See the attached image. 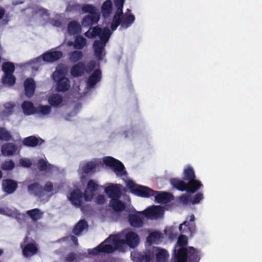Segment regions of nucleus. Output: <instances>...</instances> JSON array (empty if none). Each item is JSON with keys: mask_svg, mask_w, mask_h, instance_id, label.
<instances>
[{"mask_svg": "<svg viewBox=\"0 0 262 262\" xmlns=\"http://www.w3.org/2000/svg\"><path fill=\"white\" fill-rule=\"evenodd\" d=\"M155 201L158 203H166L173 199V195L168 192L155 191Z\"/></svg>", "mask_w": 262, "mask_h": 262, "instance_id": "a878e982", "label": "nucleus"}, {"mask_svg": "<svg viewBox=\"0 0 262 262\" xmlns=\"http://www.w3.org/2000/svg\"><path fill=\"white\" fill-rule=\"evenodd\" d=\"M67 198L71 204L77 207H80L82 203V193L79 189H75L67 194Z\"/></svg>", "mask_w": 262, "mask_h": 262, "instance_id": "412c9836", "label": "nucleus"}, {"mask_svg": "<svg viewBox=\"0 0 262 262\" xmlns=\"http://www.w3.org/2000/svg\"><path fill=\"white\" fill-rule=\"evenodd\" d=\"M29 192L32 195L38 196L39 198H43V191L42 187L37 183H33L28 186Z\"/></svg>", "mask_w": 262, "mask_h": 262, "instance_id": "c756f323", "label": "nucleus"}, {"mask_svg": "<svg viewBox=\"0 0 262 262\" xmlns=\"http://www.w3.org/2000/svg\"><path fill=\"white\" fill-rule=\"evenodd\" d=\"M3 253V251L0 249V255Z\"/></svg>", "mask_w": 262, "mask_h": 262, "instance_id": "69168bd1", "label": "nucleus"}, {"mask_svg": "<svg viewBox=\"0 0 262 262\" xmlns=\"http://www.w3.org/2000/svg\"><path fill=\"white\" fill-rule=\"evenodd\" d=\"M104 192L112 199L119 198L121 194L122 186L119 184L107 183L104 185Z\"/></svg>", "mask_w": 262, "mask_h": 262, "instance_id": "2eb2a0df", "label": "nucleus"}, {"mask_svg": "<svg viewBox=\"0 0 262 262\" xmlns=\"http://www.w3.org/2000/svg\"><path fill=\"white\" fill-rule=\"evenodd\" d=\"M35 12L36 15L42 17L45 20H47L48 18L49 13L48 11L44 8H37Z\"/></svg>", "mask_w": 262, "mask_h": 262, "instance_id": "de8ad7c7", "label": "nucleus"}, {"mask_svg": "<svg viewBox=\"0 0 262 262\" xmlns=\"http://www.w3.org/2000/svg\"><path fill=\"white\" fill-rule=\"evenodd\" d=\"M62 54L60 51L51 50L46 52L41 56L31 60L28 64L33 68L42 65L43 62H52L60 59Z\"/></svg>", "mask_w": 262, "mask_h": 262, "instance_id": "9b49d317", "label": "nucleus"}, {"mask_svg": "<svg viewBox=\"0 0 262 262\" xmlns=\"http://www.w3.org/2000/svg\"><path fill=\"white\" fill-rule=\"evenodd\" d=\"M88 224L84 220L80 221L73 229V232L76 235H79L88 229Z\"/></svg>", "mask_w": 262, "mask_h": 262, "instance_id": "58836bf2", "label": "nucleus"}, {"mask_svg": "<svg viewBox=\"0 0 262 262\" xmlns=\"http://www.w3.org/2000/svg\"><path fill=\"white\" fill-rule=\"evenodd\" d=\"M187 226L191 234L193 233L195 231V225L193 223H188L187 221H185L183 223L180 224L179 226V230L182 232H184V231L182 230V228L183 226Z\"/></svg>", "mask_w": 262, "mask_h": 262, "instance_id": "49530a36", "label": "nucleus"}, {"mask_svg": "<svg viewBox=\"0 0 262 262\" xmlns=\"http://www.w3.org/2000/svg\"><path fill=\"white\" fill-rule=\"evenodd\" d=\"M65 42L69 46H73L75 49H81L86 45V40L81 35H76L71 38L66 37Z\"/></svg>", "mask_w": 262, "mask_h": 262, "instance_id": "dca6fc26", "label": "nucleus"}, {"mask_svg": "<svg viewBox=\"0 0 262 262\" xmlns=\"http://www.w3.org/2000/svg\"><path fill=\"white\" fill-rule=\"evenodd\" d=\"M104 164L109 167L118 177L125 176L126 170L123 164L120 161L112 157H105L102 159H95L89 162H84L80 164L78 173L80 180H85L86 174L93 170L100 164Z\"/></svg>", "mask_w": 262, "mask_h": 262, "instance_id": "7ed1b4c3", "label": "nucleus"}, {"mask_svg": "<svg viewBox=\"0 0 262 262\" xmlns=\"http://www.w3.org/2000/svg\"><path fill=\"white\" fill-rule=\"evenodd\" d=\"M5 14V10L0 7V19H2Z\"/></svg>", "mask_w": 262, "mask_h": 262, "instance_id": "13d9d810", "label": "nucleus"}, {"mask_svg": "<svg viewBox=\"0 0 262 262\" xmlns=\"http://www.w3.org/2000/svg\"><path fill=\"white\" fill-rule=\"evenodd\" d=\"M23 253L24 256L29 257L35 254L37 248L35 243L31 238H26L21 244Z\"/></svg>", "mask_w": 262, "mask_h": 262, "instance_id": "4468645a", "label": "nucleus"}, {"mask_svg": "<svg viewBox=\"0 0 262 262\" xmlns=\"http://www.w3.org/2000/svg\"><path fill=\"white\" fill-rule=\"evenodd\" d=\"M194 220V215L193 214H191L190 216H189V221L190 222H191V223H192Z\"/></svg>", "mask_w": 262, "mask_h": 262, "instance_id": "bf43d9fd", "label": "nucleus"}, {"mask_svg": "<svg viewBox=\"0 0 262 262\" xmlns=\"http://www.w3.org/2000/svg\"><path fill=\"white\" fill-rule=\"evenodd\" d=\"M75 258V254L73 253H70L68 255V256L67 257V260L68 261H71L73 260Z\"/></svg>", "mask_w": 262, "mask_h": 262, "instance_id": "4d7b16f0", "label": "nucleus"}, {"mask_svg": "<svg viewBox=\"0 0 262 262\" xmlns=\"http://www.w3.org/2000/svg\"><path fill=\"white\" fill-rule=\"evenodd\" d=\"M180 202L185 205H188L190 203L191 195L189 194H184L180 196Z\"/></svg>", "mask_w": 262, "mask_h": 262, "instance_id": "3c124183", "label": "nucleus"}, {"mask_svg": "<svg viewBox=\"0 0 262 262\" xmlns=\"http://www.w3.org/2000/svg\"><path fill=\"white\" fill-rule=\"evenodd\" d=\"M164 212V209L160 206H154L143 211V215L150 219L161 217Z\"/></svg>", "mask_w": 262, "mask_h": 262, "instance_id": "a211bd4d", "label": "nucleus"}, {"mask_svg": "<svg viewBox=\"0 0 262 262\" xmlns=\"http://www.w3.org/2000/svg\"><path fill=\"white\" fill-rule=\"evenodd\" d=\"M35 83L32 78H27L24 81L25 94L28 97H31L34 93Z\"/></svg>", "mask_w": 262, "mask_h": 262, "instance_id": "393cba45", "label": "nucleus"}, {"mask_svg": "<svg viewBox=\"0 0 262 262\" xmlns=\"http://www.w3.org/2000/svg\"><path fill=\"white\" fill-rule=\"evenodd\" d=\"M129 215V222L134 227L139 228L142 226L143 218L141 215H143V211H137L134 208L130 211Z\"/></svg>", "mask_w": 262, "mask_h": 262, "instance_id": "f3484780", "label": "nucleus"}, {"mask_svg": "<svg viewBox=\"0 0 262 262\" xmlns=\"http://www.w3.org/2000/svg\"><path fill=\"white\" fill-rule=\"evenodd\" d=\"M64 240H66V241H67L68 242H71L75 245H77L78 244L77 239L73 236L67 237L65 238L64 239Z\"/></svg>", "mask_w": 262, "mask_h": 262, "instance_id": "6e6d98bb", "label": "nucleus"}, {"mask_svg": "<svg viewBox=\"0 0 262 262\" xmlns=\"http://www.w3.org/2000/svg\"><path fill=\"white\" fill-rule=\"evenodd\" d=\"M188 241L187 237L185 235H181L179 237L177 243L175 246L174 249V257L176 256V254L178 252V249L182 248H184L185 246L187 245Z\"/></svg>", "mask_w": 262, "mask_h": 262, "instance_id": "a19ab883", "label": "nucleus"}, {"mask_svg": "<svg viewBox=\"0 0 262 262\" xmlns=\"http://www.w3.org/2000/svg\"><path fill=\"white\" fill-rule=\"evenodd\" d=\"M174 262H199L201 259V252L193 247L178 249Z\"/></svg>", "mask_w": 262, "mask_h": 262, "instance_id": "6e6552de", "label": "nucleus"}, {"mask_svg": "<svg viewBox=\"0 0 262 262\" xmlns=\"http://www.w3.org/2000/svg\"><path fill=\"white\" fill-rule=\"evenodd\" d=\"M43 140L35 136H30L25 138L23 140V143L25 145L31 147H34L41 144Z\"/></svg>", "mask_w": 262, "mask_h": 262, "instance_id": "72a5a7b5", "label": "nucleus"}, {"mask_svg": "<svg viewBox=\"0 0 262 262\" xmlns=\"http://www.w3.org/2000/svg\"><path fill=\"white\" fill-rule=\"evenodd\" d=\"M23 114L26 116H30L36 113V106L30 101H25L21 105Z\"/></svg>", "mask_w": 262, "mask_h": 262, "instance_id": "b1692460", "label": "nucleus"}, {"mask_svg": "<svg viewBox=\"0 0 262 262\" xmlns=\"http://www.w3.org/2000/svg\"><path fill=\"white\" fill-rule=\"evenodd\" d=\"M204 199V195L202 192L196 193L193 196L191 195L190 204L192 205L199 204Z\"/></svg>", "mask_w": 262, "mask_h": 262, "instance_id": "a18cd8bd", "label": "nucleus"}, {"mask_svg": "<svg viewBox=\"0 0 262 262\" xmlns=\"http://www.w3.org/2000/svg\"><path fill=\"white\" fill-rule=\"evenodd\" d=\"M48 103L53 107H60L63 104V100L61 95L57 93H52L48 96Z\"/></svg>", "mask_w": 262, "mask_h": 262, "instance_id": "5701e85b", "label": "nucleus"}, {"mask_svg": "<svg viewBox=\"0 0 262 262\" xmlns=\"http://www.w3.org/2000/svg\"><path fill=\"white\" fill-rule=\"evenodd\" d=\"M101 79V72L95 70L89 77L86 84L75 83L73 87V93L77 97H81L89 93L91 89Z\"/></svg>", "mask_w": 262, "mask_h": 262, "instance_id": "423d86ee", "label": "nucleus"}, {"mask_svg": "<svg viewBox=\"0 0 262 262\" xmlns=\"http://www.w3.org/2000/svg\"><path fill=\"white\" fill-rule=\"evenodd\" d=\"M15 77L13 74L4 75L2 79L3 85L7 86H12L15 83Z\"/></svg>", "mask_w": 262, "mask_h": 262, "instance_id": "ea45409f", "label": "nucleus"}, {"mask_svg": "<svg viewBox=\"0 0 262 262\" xmlns=\"http://www.w3.org/2000/svg\"><path fill=\"white\" fill-rule=\"evenodd\" d=\"M106 197L103 194H99L96 198V202L99 204H104L106 203Z\"/></svg>", "mask_w": 262, "mask_h": 262, "instance_id": "5fc2aeb1", "label": "nucleus"}, {"mask_svg": "<svg viewBox=\"0 0 262 262\" xmlns=\"http://www.w3.org/2000/svg\"><path fill=\"white\" fill-rule=\"evenodd\" d=\"M4 211L3 215L13 216L16 218L18 220H20L21 218L25 216L24 214L18 213L17 210L13 207L4 206Z\"/></svg>", "mask_w": 262, "mask_h": 262, "instance_id": "2f4dec72", "label": "nucleus"}, {"mask_svg": "<svg viewBox=\"0 0 262 262\" xmlns=\"http://www.w3.org/2000/svg\"><path fill=\"white\" fill-rule=\"evenodd\" d=\"M162 238V234L158 231H149V235L147 237V243L148 246H147L148 250H150V245L152 244L158 243Z\"/></svg>", "mask_w": 262, "mask_h": 262, "instance_id": "c85d7f7f", "label": "nucleus"}, {"mask_svg": "<svg viewBox=\"0 0 262 262\" xmlns=\"http://www.w3.org/2000/svg\"><path fill=\"white\" fill-rule=\"evenodd\" d=\"M52 108L50 105L39 104L36 106V113L41 117H48L51 113Z\"/></svg>", "mask_w": 262, "mask_h": 262, "instance_id": "473e14b6", "label": "nucleus"}, {"mask_svg": "<svg viewBox=\"0 0 262 262\" xmlns=\"http://www.w3.org/2000/svg\"><path fill=\"white\" fill-rule=\"evenodd\" d=\"M125 182L127 188L132 193L142 198H149L155 194V191L151 188L135 183L132 180L125 176L120 177Z\"/></svg>", "mask_w": 262, "mask_h": 262, "instance_id": "0eeeda50", "label": "nucleus"}, {"mask_svg": "<svg viewBox=\"0 0 262 262\" xmlns=\"http://www.w3.org/2000/svg\"><path fill=\"white\" fill-rule=\"evenodd\" d=\"M174 228L169 227L165 229L164 232L165 234L169 237L170 239H173L174 237L176 236V234L174 232Z\"/></svg>", "mask_w": 262, "mask_h": 262, "instance_id": "864d4df0", "label": "nucleus"}, {"mask_svg": "<svg viewBox=\"0 0 262 262\" xmlns=\"http://www.w3.org/2000/svg\"><path fill=\"white\" fill-rule=\"evenodd\" d=\"M42 190L43 191V197L46 198H48L58 192L56 188H54L53 184L51 182H47L45 185Z\"/></svg>", "mask_w": 262, "mask_h": 262, "instance_id": "c9c22d12", "label": "nucleus"}, {"mask_svg": "<svg viewBox=\"0 0 262 262\" xmlns=\"http://www.w3.org/2000/svg\"><path fill=\"white\" fill-rule=\"evenodd\" d=\"M81 32V25L77 21L72 20L68 25L67 33L66 37L69 36V38H71L79 34Z\"/></svg>", "mask_w": 262, "mask_h": 262, "instance_id": "aec40b11", "label": "nucleus"}, {"mask_svg": "<svg viewBox=\"0 0 262 262\" xmlns=\"http://www.w3.org/2000/svg\"><path fill=\"white\" fill-rule=\"evenodd\" d=\"M119 198H114L110 202V207L115 212H120L124 208V204L119 199Z\"/></svg>", "mask_w": 262, "mask_h": 262, "instance_id": "f704fd0d", "label": "nucleus"}, {"mask_svg": "<svg viewBox=\"0 0 262 262\" xmlns=\"http://www.w3.org/2000/svg\"><path fill=\"white\" fill-rule=\"evenodd\" d=\"M18 151L17 146L12 143H5L1 147L2 154L5 157L12 156Z\"/></svg>", "mask_w": 262, "mask_h": 262, "instance_id": "4be33fe9", "label": "nucleus"}, {"mask_svg": "<svg viewBox=\"0 0 262 262\" xmlns=\"http://www.w3.org/2000/svg\"><path fill=\"white\" fill-rule=\"evenodd\" d=\"M110 28L108 25H103L102 28L91 27L84 33V35L89 38L97 37L93 43V49L98 60L102 59L105 54V47L113 32L110 30Z\"/></svg>", "mask_w": 262, "mask_h": 262, "instance_id": "20e7f679", "label": "nucleus"}, {"mask_svg": "<svg viewBox=\"0 0 262 262\" xmlns=\"http://www.w3.org/2000/svg\"><path fill=\"white\" fill-rule=\"evenodd\" d=\"M114 2L116 10L111 20L108 18V16L112 11V1L107 0L102 5L101 10L104 17L103 25H108L112 31H115L119 25L123 29L127 28L134 22L135 16L129 9H127L124 13H123L124 0H114Z\"/></svg>", "mask_w": 262, "mask_h": 262, "instance_id": "f03ea898", "label": "nucleus"}, {"mask_svg": "<svg viewBox=\"0 0 262 262\" xmlns=\"http://www.w3.org/2000/svg\"><path fill=\"white\" fill-rule=\"evenodd\" d=\"M42 212L38 209H33L27 211V215L33 221H37L41 219Z\"/></svg>", "mask_w": 262, "mask_h": 262, "instance_id": "79ce46f5", "label": "nucleus"}, {"mask_svg": "<svg viewBox=\"0 0 262 262\" xmlns=\"http://www.w3.org/2000/svg\"><path fill=\"white\" fill-rule=\"evenodd\" d=\"M123 134H124V137H125V138H127V137H128V135H127V133L124 132V133H123Z\"/></svg>", "mask_w": 262, "mask_h": 262, "instance_id": "680f3d73", "label": "nucleus"}, {"mask_svg": "<svg viewBox=\"0 0 262 262\" xmlns=\"http://www.w3.org/2000/svg\"><path fill=\"white\" fill-rule=\"evenodd\" d=\"M15 103L13 101H8L4 103L3 113L5 116H9L13 112V109L15 107Z\"/></svg>", "mask_w": 262, "mask_h": 262, "instance_id": "4c0bfd02", "label": "nucleus"}, {"mask_svg": "<svg viewBox=\"0 0 262 262\" xmlns=\"http://www.w3.org/2000/svg\"><path fill=\"white\" fill-rule=\"evenodd\" d=\"M38 167L41 170L46 171L47 172L53 173L57 170V167L47 163L45 157L39 159Z\"/></svg>", "mask_w": 262, "mask_h": 262, "instance_id": "cd10ccee", "label": "nucleus"}, {"mask_svg": "<svg viewBox=\"0 0 262 262\" xmlns=\"http://www.w3.org/2000/svg\"><path fill=\"white\" fill-rule=\"evenodd\" d=\"M188 182L186 183L180 179L173 178L170 179V184L177 189L188 192L194 193L203 187V185L201 182L195 178L188 180Z\"/></svg>", "mask_w": 262, "mask_h": 262, "instance_id": "1a4fd4ad", "label": "nucleus"}, {"mask_svg": "<svg viewBox=\"0 0 262 262\" xmlns=\"http://www.w3.org/2000/svg\"><path fill=\"white\" fill-rule=\"evenodd\" d=\"M138 234L131 229H125L116 235L110 236L99 246L93 249H89L88 252L91 255H97L101 252L111 253L115 250L124 251L128 246L134 248L140 243Z\"/></svg>", "mask_w": 262, "mask_h": 262, "instance_id": "f257e3e1", "label": "nucleus"}, {"mask_svg": "<svg viewBox=\"0 0 262 262\" xmlns=\"http://www.w3.org/2000/svg\"><path fill=\"white\" fill-rule=\"evenodd\" d=\"M182 175L184 179L189 180L196 178V175L193 167L189 164L184 166Z\"/></svg>", "mask_w": 262, "mask_h": 262, "instance_id": "7c9ffc66", "label": "nucleus"}, {"mask_svg": "<svg viewBox=\"0 0 262 262\" xmlns=\"http://www.w3.org/2000/svg\"><path fill=\"white\" fill-rule=\"evenodd\" d=\"M2 70L4 75L13 74L14 71V66L11 62H5L2 65Z\"/></svg>", "mask_w": 262, "mask_h": 262, "instance_id": "37998d69", "label": "nucleus"}, {"mask_svg": "<svg viewBox=\"0 0 262 262\" xmlns=\"http://www.w3.org/2000/svg\"><path fill=\"white\" fill-rule=\"evenodd\" d=\"M2 188L5 192L7 194H11L16 190L17 184L12 180H4L2 182Z\"/></svg>", "mask_w": 262, "mask_h": 262, "instance_id": "bb28decb", "label": "nucleus"}, {"mask_svg": "<svg viewBox=\"0 0 262 262\" xmlns=\"http://www.w3.org/2000/svg\"><path fill=\"white\" fill-rule=\"evenodd\" d=\"M19 3H22V2H19V3H18V2H13V4H14V5H18V4H19Z\"/></svg>", "mask_w": 262, "mask_h": 262, "instance_id": "e2e57ef3", "label": "nucleus"}, {"mask_svg": "<svg viewBox=\"0 0 262 262\" xmlns=\"http://www.w3.org/2000/svg\"><path fill=\"white\" fill-rule=\"evenodd\" d=\"M2 172L0 170V179L2 178Z\"/></svg>", "mask_w": 262, "mask_h": 262, "instance_id": "0e129e2a", "label": "nucleus"}, {"mask_svg": "<svg viewBox=\"0 0 262 262\" xmlns=\"http://www.w3.org/2000/svg\"><path fill=\"white\" fill-rule=\"evenodd\" d=\"M11 139V135L5 128L0 127V140L7 141Z\"/></svg>", "mask_w": 262, "mask_h": 262, "instance_id": "c03bdc74", "label": "nucleus"}, {"mask_svg": "<svg viewBox=\"0 0 262 262\" xmlns=\"http://www.w3.org/2000/svg\"><path fill=\"white\" fill-rule=\"evenodd\" d=\"M99 185L93 180L88 182L84 192V198L86 201H91L93 198L94 192L98 189Z\"/></svg>", "mask_w": 262, "mask_h": 262, "instance_id": "6ab92c4d", "label": "nucleus"}, {"mask_svg": "<svg viewBox=\"0 0 262 262\" xmlns=\"http://www.w3.org/2000/svg\"><path fill=\"white\" fill-rule=\"evenodd\" d=\"M80 9L84 13H89V14L84 17L81 23L84 27H89L96 24L100 19L99 10L91 5L85 4L80 6Z\"/></svg>", "mask_w": 262, "mask_h": 262, "instance_id": "9d476101", "label": "nucleus"}, {"mask_svg": "<svg viewBox=\"0 0 262 262\" xmlns=\"http://www.w3.org/2000/svg\"><path fill=\"white\" fill-rule=\"evenodd\" d=\"M168 256L167 252L159 247H154L151 253L150 251L145 255V260L147 262H165Z\"/></svg>", "mask_w": 262, "mask_h": 262, "instance_id": "f8f14e48", "label": "nucleus"}, {"mask_svg": "<svg viewBox=\"0 0 262 262\" xmlns=\"http://www.w3.org/2000/svg\"><path fill=\"white\" fill-rule=\"evenodd\" d=\"M67 72V68L65 65L59 64L53 74L55 89L58 92H66L70 88V80L66 77Z\"/></svg>", "mask_w": 262, "mask_h": 262, "instance_id": "39448f33", "label": "nucleus"}, {"mask_svg": "<svg viewBox=\"0 0 262 262\" xmlns=\"http://www.w3.org/2000/svg\"><path fill=\"white\" fill-rule=\"evenodd\" d=\"M97 66L96 61H93L85 67L82 63H78L73 66L71 70V74L73 77H79L82 75L85 72L91 71Z\"/></svg>", "mask_w": 262, "mask_h": 262, "instance_id": "ddd939ff", "label": "nucleus"}, {"mask_svg": "<svg viewBox=\"0 0 262 262\" xmlns=\"http://www.w3.org/2000/svg\"><path fill=\"white\" fill-rule=\"evenodd\" d=\"M14 163L12 160L5 161L2 165V168L4 170H12L14 167Z\"/></svg>", "mask_w": 262, "mask_h": 262, "instance_id": "09e8293b", "label": "nucleus"}, {"mask_svg": "<svg viewBox=\"0 0 262 262\" xmlns=\"http://www.w3.org/2000/svg\"><path fill=\"white\" fill-rule=\"evenodd\" d=\"M64 17L61 14H57L49 19V23L52 26L60 27L64 21Z\"/></svg>", "mask_w": 262, "mask_h": 262, "instance_id": "e433bc0d", "label": "nucleus"}, {"mask_svg": "<svg viewBox=\"0 0 262 262\" xmlns=\"http://www.w3.org/2000/svg\"><path fill=\"white\" fill-rule=\"evenodd\" d=\"M82 56V52L81 51H75L71 53L70 60L73 62H75L79 60Z\"/></svg>", "mask_w": 262, "mask_h": 262, "instance_id": "8fccbe9b", "label": "nucleus"}, {"mask_svg": "<svg viewBox=\"0 0 262 262\" xmlns=\"http://www.w3.org/2000/svg\"><path fill=\"white\" fill-rule=\"evenodd\" d=\"M32 163L31 159L27 158H23L19 160L20 165L25 167H30Z\"/></svg>", "mask_w": 262, "mask_h": 262, "instance_id": "603ef678", "label": "nucleus"}, {"mask_svg": "<svg viewBox=\"0 0 262 262\" xmlns=\"http://www.w3.org/2000/svg\"><path fill=\"white\" fill-rule=\"evenodd\" d=\"M4 206H0V214H2V215L3 214L4 211Z\"/></svg>", "mask_w": 262, "mask_h": 262, "instance_id": "052dcab7", "label": "nucleus"}]
</instances>
